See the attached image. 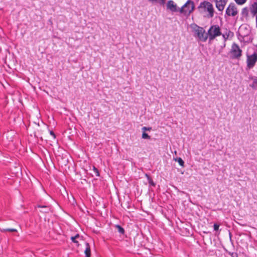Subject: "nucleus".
<instances>
[{
    "mask_svg": "<svg viewBox=\"0 0 257 257\" xmlns=\"http://www.w3.org/2000/svg\"><path fill=\"white\" fill-rule=\"evenodd\" d=\"M219 225L215 223L213 225L214 229L215 230H218L219 229Z\"/></svg>",
    "mask_w": 257,
    "mask_h": 257,
    "instance_id": "26",
    "label": "nucleus"
},
{
    "mask_svg": "<svg viewBox=\"0 0 257 257\" xmlns=\"http://www.w3.org/2000/svg\"><path fill=\"white\" fill-rule=\"evenodd\" d=\"M93 170L96 176H97V177L99 176V173L98 170L94 166H93Z\"/></svg>",
    "mask_w": 257,
    "mask_h": 257,
    "instance_id": "23",
    "label": "nucleus"
},
{
    "mask_svg": "<svg viewBox=\"0 0 257 257\" xmlns=\"http://www.w3.org/2000/svg\"><path fill=\"white\" fill-rule=\"evenodd\" d=\"M223 37L224 38L225 41L227 39L228 36L226 37L224 35H223Z\"/></svg>",
    "mask_w": 257,
    "mask_h": 257,
    "instance_id": "28",
    "label": "nucleus"
},
{
    "mask_svg": "<svg viewBox=\"0 0 257 257\" xmlns=\"http://www.w3.org/2000/svg\"><path fill=\"white\" fill-rule=\"evenodd\" d=\"M152 130V127H146V126H144L143 127H142V130L144 131V132H145V131H150Z\"/></svg>",
    "mask_w": 257,
    "mask_h": 257,
    "instance_id": "24",
    "label": "nucleus"
},
{
    "mask_svg": "<svg viewBox=\"0 0 257 257\" xmlns=\"http://www.w3.org/2000/svg\"><path fill=\"white\" fill-rule=\"evenodd\" d=\"M195 5L193 1L188 0L187 2L181 7L179 11L184 15H190L194 10Z\"/></svg>",
    "mask_w": 257,
    "mask_h": 257,
    "instance_id": "4",
    "label": "nucleus"
},
{
    "mask_svg": "<svg viewBox=\"0 0 257 257\" xmlns=\"http://www.w3.org/2000/svg\"><path fill=\"white\" fill-rule=\"evenodd\" d=\"M228 253L231 257H238V254L236 252H229Z\"/></svg>",
    "mask_w": 257,
    "mask_h": 257,
    "instance_id": "25",
    "label": "nucleus"
},
{
    "mask_svg": "<svg viewBox=\"0 0 257 257\" xmlns=\"http://www.w3.org/2000/svg\"><path fill=\"white\" fill-rule=\"evenodd\" d=\"M257 62V52L252 54H246V67L248 69L252 68Z\"/></svg>",
    "mask_w": 257,
    "mask_h": 257,
    "instance_id": "5",
    "label": "nucleus"
},
{
    "mask_svg": "<svg viewBox=\"0 0 257 257\" xmlns=\"http://www.w3.org/2000/svg\"><path fill=\"white\" fill-rule=\"evenodd\" d=\"M2 231L5 232V231H10V232H17V230L16 229L14 228H6L3 229L1 230Z\"/></svg>",
    "mask_w": 257,
    "mask_h": 257,
    "instance_id": "20",
    "label": "nucleus"
},
{
    "mask_svg": "<svg viewBox=\"0 0 257 257\" xmlns=\"http://www.w3.org/2000/svg\"><path fill=\"white\" fill-rule=\"evenodd\" d=\"M238 14V10L234 4H229L226 10V14L228 16L235 17Z\"/></svg>",
    "mask_w": 257,
    "mask_h": 257,
    "instance_id": "8",
    "label": "nucleus"
},
{
    "mask_svg": "<svg viewBox=\"0 0 257 257\" xmlns=\"http://www.w3.org/2000/svg\"><path fill=\"white\" fill-rule=\"evenodd\" d=\"M80 237V235L79 234H76L75 236H71L70 239L72 242L75 243H78V241L76 240L77 238Z\"/></svg>",
    "mask_w": 257,
    "mask_h": 257,
    "instance_id": "14",
    "label": "nucleus"
},
{
    "mask_svg": "<svg viewBox=\"0 0 257 257\" xmlns=\"http://www.w3.org/2000/svg\"><path fill=\"white\" fill-rule=\"evenodd\" d=\"M251 13L255 16L257 14V3H254L250 8Z\"/></svg>",
    "mask_w": 257,
    "mask_h": 257,
    "instance_id": "12",
    "label": "nucleus"
},
{
    "mask_svg": "<svg viewBox=\"0 0 257 257\" xmlns=\"http://www.w3.org/2000/svg\"><path fill=\"white\" fill-rule=\"evenodd\" d=\"M246 1L247 0H234L236 4L239 5L244 4L246 2Z\"/></svg>",
    "mask_w": 257,
    "mask_h": 257,
    "instance_id": "22",
    "label": "nucleus"
},
{
    "mask_svg": "<svg viewBox=\"0 0 257 257\" xmlns=\"http://www.w3.org/2000/svg\"><path fill=\"white\" fill-rule=\"evenodd\" d=\"M199 9H202L204 11H207L210 18L214 15V9L212 5L209 2L204 1L200 3L198 7Z\"/></svg>",
    "mask_w": 257,
    "mask_h": 257,
    "instance_id": "6",
    "label": "nucleus"
},
{
    "mask_svg": "<svg viewBox=\"0 0 257 257\" xmlns=\"http://www.w3.org/2000/svg\"><path fill=\"white\" fill-rule=\"evenodd\" d=\"M255 16H256V27H257V14Z\"/></svg>",
    "mask_w": 257,
    "mask_h": 257,
    "instance_id": "31",
    "label": "nucleus"
},
{
    "mask_svg": "<svg viewBox=\"0 0 257 257\" xmlns=\"http://www.w3.org/2000/svg\"><path fill=\"white\" fill-rule=\"evenodd\" d=\"M242 51L239 46L235 43H233L229 52L230 58L238 60L242 56Z\"/></svg>",
    "mask_w": 257,
    "mask_h": 257,
    "instance_id": "1",
    "label": "nucleus"
},
{
    "mask_svg": "<svg viewBox=\"0 0 257 257\" xmlns=\"http://www.w3.org/2000/svg\"><path fill=\"white\" fill-rule=\"evenodd\" d=\"M194 37L202 42H206L208 39L207 34L205 33V30L201 27L196 26L194 29Z\"/></svg>",
    "mask_w": 257,
    "mask_h": 257,
    "instance_id": "3",
    "label": "nucleus"
},
{
    "mask_svg": "<svg viewBox=\"0 0 257 257\" xmlns=\"http://www.w3.org/2000/svg\"><path fill=\"white\" fill-rule=\"evenodd\" d=\"M149 1L152 2V3H158L160 4L161 5H163L166 0H148Z\"/></svg>",
    "mask_w": 257,
    "mask_h": 257,
    "instance_id": "19",
    "label": "nucleus"
},
{
    "mask_svg": "<svg viewBox=\"0 0 257 257\" xmlns=\"http://www.w3.org/2000/svg\"><path fill=\"white\" fill-rule=\"evenodd\" d=\"M37 207L38 208H41L42 209H45V210H42V211H41V212H44V213H48V212H49V211L50 210V208L48 206H47L39 205H38Z\"/></svg>",
    "mask_w": 257,
    "mask_h": 257,
    "instance_id": "13",
    "label": "nucleus"
},
{
    "mask_svg": "<svg viewBox=\"0 0 257 257\" xmlns=\"http://www.w3.org/2000/svg\"><path fill=\"white\" fill-rule=\"evenodd\" d=\"M216 7L219 11H222L226 3V0H214Z\"/></svg>",
    "mask_w": 257,
    "mask_h": 257,
    "instance_id": "9",
    "label": "nucleus"
},
{
    "mask_svg": "<svg viewBox=\"0 0 257 257\" xmlns=\"http://www.w3.org/2000/svg\"><path fill=\"white\" fill-rule=\"evenodd\" d=\"M85 249L84 251V253L85 254V257H90L91 256V249L89 244L88 242L85 243Z\"/></svg>",
    "mask_w": 257,
    "mask_h": 257,
    "instance_id": "11",
    "label": "nucleus"
},
{
    "mask_svg": "<svg viewBox=\"0 0 257 257\" xmlns=\"http://www.w3.org/2000/svg\"><path fill=\"white\" fill-rule=\"evenodd\" d=\"M167 7L168 9H169L172 12L177 11V5L172 0H170L168 2Z\"/></svg>",
    "mask_w": 257,
    "mask_h": 257,
    "instance_id": "10",
    "label": "nucleus"
},
{
    "mask_svg": "<svg viewBox=\"0 0 257 257\" xmlns=\"http://www.w3.org/2000/svg\"><path fill=\"white\" fill-rule=\"evenodd\" d=\"M176 161H177L179 165L182 166H184V162L181 158H177L175 159Z\"/></svg>",
    "mask_w": 257,
    "mask_h": 257,
    "instance_id": "17",
    "label": "nucleus"
},
{
    "mask_svg": "<svg viewBox=\"0 0 257 257\" xmlns=\"http://www.w3.org/2000/svg\"><path fill=\"white\" fill-rule=\"evenodd\" d=\"M207 37L210 42L213 41L216 37L221 35L220 28L218 25L211 26L207 31Z\"/></svg>",
    "mask_w": 257,
    "mask_h": 257,
    "instance_id": "2",
    "label": "nucleus"
},
{
    "mask_svg": "<svg viewBox=\"0 0 257 257\" xmlns=\"http://www.w3.org/2000/svg\"><path fill=\"white\" fill-rule=\"evenodd\" d=\"M253 83L255 85H257V80H254L253 82Z\"/></svg>",
    "mask_w": 257,
    "mask_h": 257,
    "instance_id": "29",
    "label": "nucleus"
},
{
    "mask_svg": "<svg viewBox=\"0 0 257 257\" xmlns=\"http://www.w3.org/2000/svg\"><path fill=\"white\" fill-rule=\"evenodd\" d=\"M115 227L117 229L118 231L121 234H124V229L120 226L119 225H115Z\"/></svg>",
    "mask_w": 257,
    "mask_h": 257,
    "instance_id": "18",
    "label": "nucleus"
},
{
    "mask_svg": "<svg viewBox=\"0 0 257 257\" xmlns=\"http://www.w3.org/2000/svg\"><path fill=\"white\" fill-rule=\"evenodd\" d=\"M146 176L147 177V178L148 179V182H149L150 185L152 186H155L156 184L154 182V181H153L152 178L150 177V176L146 174Z\"/></svg>",
    "mask_w": 257,
    "mask_h": 257,
    "instance_id": "15",
    "label": "nucleus"
},
{
    "mask_svg": "<svg viewBox=\"0 0 257 257\" xmlns=\"http://www.w3.org/2000/svg\"><path fill=\"white\" fill-rule=\"evenodd\" d=\"M238 32L240 37L244 39L250 34V29L246 25H242L239 27Z\"/></svg>",
    "mask_w": 257,
    "mask_h": 257,
    "instance_id": "7",
    "label": "nucleus"
},
{
    "mask_svg": "<svg viewBox=\"0 0 257 257\" xmlns=\"http://www.w3.org/2000/svg\"><path fill=\"white\" fill-rule=\"evenodd\" d=\"M248 9L247 8H244L242 9L241 11V15L244 17H246L248 15Z\"/></svg>",
    "mask_w": 257,
    "mask_h": 257,
    "instance_id": "16",
    "label": "nucleus"
},
{
    "mask_svg": "<svg viewBox=\"0 0 257 257\" xmlns=\"http://www.w3.org/2000/svg\"><path fill=\"white\" fill-rule=\"evenodd\" d=\"M50 134L51 136H53V138L55 139L56 138V136L54 134V133L52 131H50Z\"/></svg>",
    "mask_w": 257,
    "mask_h": 257,
    "instance_id": "27",
    "label": "nucleus"
},
{
    "mask_svg": "<svg viewBox=\"0 0 257 257\" xmlns=\"http://www.w3.org/2000/svg\"><path fill=\"white\" fill-rule=\"evenodd\" d=\"M250 87H251L252 88H254V84L253 83L252 85H250Z\"/></svg>",
    "mask_w": 257,
    "mask_h": 257,
    "instance_id": "30",
    "label": "nucleus"
},
{
    "mask_svg": "<svg viewBox=\"0 0 257 257\" xmlns=\"http://www.w3.org/2000/svg\"><path fill=\"white\" fill-rule=\"evenodd\" d=\"M142 137L144 139H151V137L145 132L143 133Z\"/></svg>",
    "mask_w": 257,
    "mask_h": 257,
    "instance_id": "21",
    "label": "nucleus"
}]
</instances>
